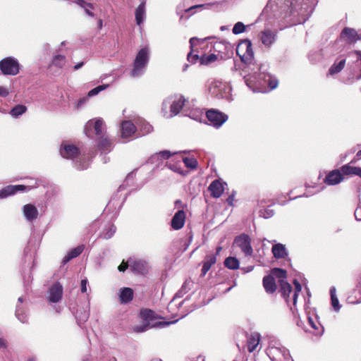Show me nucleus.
I'll return each instance as SVG.
<instances>
[{
    "mask_svg": "<svg viewBox=\"0 0 361 361\" xmlns=\"http://www.w3.org/2000/svg\"><path fill=\"white\" fill-rule=\"evenodd\" d=\"M0 70L6 75H16L20 71V64L17 59L8 56L0 61Z\"/></svg>",
    "mask_w": 361,
    "mask_h": 361,
    "instance_id": "nucleus-1",
    "label": "nucleus"
},
{
    "mask_svg": "<svg viewBox=\"0 0 361 361\" xmlns=\"http://www.w3.org/2000/svg\"><path fill=\"white\" fill-rule=\"evenodd\" d=\"M175 153H171L169 150H163L158 153V154L164 159H169Z\"/></svg>",
    "mask_w": 361,
    "mask_h": 361,
    "instance_id": "nucleus-45",
    "label": "nucleus"
},
{
    "mask_svg": "<svg viewBox=\"0 0 361 361\" xmlns=\"http://www.w3.org/2000/svg\"><path fill=\"white\" fill-rule=\"evenodd\" d=\"M87 279H82L80 283V290L82 293H85L87 291Z\"/></svg>",
    "mask_w": 361,
    "mask_h": 361,
    "instance_id": "nucleus-50",
    "label": "nucleus"
},
{
    "mask_svg": "<svg viewBox=\"0 0 361 361\" xmlns=\"http://www.w3.org/2000/svg\"><path fill=\"white\" fill-rule=\"evenodd\" d=\"M23 212L26 219L30 221L36 219L39 214L37 207L32 204H25L23 207Z\"/></svg>",
    "mask_w": 361,
    "mask_h": 361,
    "instance_id": "nucleus-17",
    "label": "nucleus"
},
{
    "mask_svg": "<svg viewBox=\"0 0 361 361\" xmlns=\"http://www.w3.org/2000/svg\"><path fill=\"white\" fill-rule=\"evenodd\" d=\"M129 264L130 270L136 274H144L146 270L145 262L140 259H129Z\"/></svg>",
    "mask_w": 361,
    "mask_h": 361,
    "instance_id": "nucleus-15",
    "label": "nucleus"
},
{
    "mask_svg": "<svg viewBox=\"0 0 361 361\" xmlns=\"http://www.w3.org/2000/svg\"><path fill=\"white\" fill-rule=\"evenodd\" d=\"M84 65L83 62H80L74 66V70H78Z\"/></svg>",
    "mask_w": 361,
    "mask_h": 361,
    "instance_id": "nucleus-57",
    "label": "nucleus"
},
{
    "mask_svg": "<svg viewBox=\"0 0 361 361\" xmlns=\"http://www.w3.org/2000/svg\"><path fill=\"white\" fill-rule=\"evenodd\" d=\"M331 305L335 310H338L340 308L338 300L336 295L335 288H332L330 290Z\"/></svg>",
    "mask_w": 361,
    "mask_h": 361,
    "instance_id": "nucleus-39",
    "label": "nucleus"
},
{
    "mask_svg": "<svg viewBox=\"0 0 361 361\" xmlns=\"http://www.w3.org/2000/svg\"><path fill=\"white\" fill-rule=\"evenodd\" d=\"M224 265L228 269L235 270L239 268V261L235 257H228L226 258Z\"/></svg>",
    "mask_w": 361,
    "mask_h": 361,
    "instance_id": "nucleus-33",
    "label": "nucleus"
},
{
    "mask_svg": "<svg viewBox=\"0 0 361 361\" xmlns=\"http://www.w3.org/2000/svg\"><path fill=\"white\" fill-rule=\"evenodd\" d=\"M105 89V87L103 86V85H99V86H97L94 88H93L92 90H91L89 92H88V94L87 96L88 97H92V96H94L96 94H97L100 91L103 90Z\"/></svg>",
    "mask_w": 361,
    "mask_h": 361,
    "instance_id": "nucleus-44",
    "label": "nucleus"
},
{
    "mask_svg": "<svg viewBox=\"0 0 361 361\" xmlns=\"http://www.w3.org/2000/svg\"><path fill=\"white\" fill-rule=\"evenodd\" d=\"M148 62V51L146 48L141 49L134 61L133 68L131 71L130 75L132 77L138 76L143 71Z\"/></svg>",
    "mask_w": 361,
    "mask_h": 361,
    "instance_id": "nucleus-3",
    "label": "nucleus"
},
{
    "mask_svg": "<svg viewBox=\"0 0 361 361\" xmlns=\"http://www.w3.org/2000/svg\"><path fill=\"white\" fill-rule=\"evenodd\" d=\"M341 37H346L348 42L350 43L354 42L359 39L357 32L354 29L350 27H345L342 30Z\"/></svg>",
    "mask_w": 361,
    "mask_h": 361,
    "instance_id": "nucleus-23",
    "label": "nucleus"
},
{
    "mask_svg": "<svg viewBox=\"0 0 361 361\" xmlns=\"http://www.w3.org/2000/svg\"><path fill=\"white\" fill-rule=\"evenodd\" d=\"M85 8V10L86 13H87L89 16H90V17H94V13H93L92 11H90L88 8Z\"/></svg>",
    "mask_w": 361,
    "mask_h": 361,
    "instance_id": "nucleus-61",
    "label": "nucleus"
},
{
    "mask_svg": "<svg viewBox=\"0 0 361 361\" xmlns=\"http://www.w3.org/2000/svg\"><path fill=\"white\" fill-rule=\"evenodd\" d=\"M155 326L154 324L152 326H149L147 324L143 323L142 325H137L133 327V331L136 333H142L145 332L147 329H149L150 327Z\"/></svg>",
    "mask_w": 361,
    "mask_h": 361,
    "instance_id": "nucleus-41",
    "label": "nucleus"
},
{
    "mask_svg": "<svg viewBox=\"0 0 361 361\" xmlns=\"http://www.w3.org/2000/svg\"><path fill=\"white\" fill-rule=\"evenodd\" d=\"M361 159V149L358 151L356 154V159L351 161L350 163H355L357 160Z\"/></svg>",
    "mask_w": 361,
    "mask_h": 361,
    "instance_id": "nucleus-55",
    "label": "nucleus"
},
{
    "mask_svg": "<svg viewBox=\"0 0 361 361\" xmlns=\"http://www.w3.org/2000/svg\"><path fill=\"white\" fill-rule=\"evenodd\" d=\"M76 3L80 5L81 7H85L84 4H85V1L84 0H75Z\"/></svg>",
    "mask_w": 361,
    "mask_h": 361,
    "instance_id": "nucleus-60",
    "label": "nucleus"
},
{
    "mask_svg": "<svg viewBox=\"0 0 361 361\" xmlns=\"http://www.w3.org/2000/svg\"><path fill=\"white\" fill-rule=\"evenodd\" d=\"M245 25L241 22H238L234 25L232 31H233V34L238 35V34L243 32L245 31Z\"/></svg>",
    "mask_w": 361,
    "mask_h": 361,
    "instance_id": "nucleus-40",
    "label": "nucleus"
},
{
    "mask_svg": "<svg viewBox=\"0 0 361 361\" xmlns=\"http://www.w3.org/2000/svg\"><path fill=\"white\" fill-rule=\"evenodd\" d=\"M308 322L310 324V325L314 329H318V326L316 324V322H314L313 321V319L311 318V317H308Z\"/></svg>",
    "mask_w": 361,
    "mask_h": 361,
    "instance_id": "nucleus-52",
    "label": "nucleus"
},
{
    "mask_svg": "<svg viewBox=\"0 0 361 361\" xmlns=\"http://www.w3.org/2000/svg\"><path fill=\"white\" fill-rule=\"evenodd\" d=\"M92 130L97 137L106 134V125L102 118H97L87 121L84 130L85 135L90 137Z\"/></svg>",
    "mask_w": 361,
    "mask_h": 361,
    "instance_id": "nucleus-2",
    "label": "nucleus"
},
{
    "mask_svg": "<svg viewBox=\"0 0 361 361\" xmlns=\"http://www.w3.org/2000/svg\"><path fill=\"white\" fill-rule=\"evenodd\" d=\"M185 99L180 96L178 99L173 101L171 106V112L173 115H177L183 108L185 103Z\"/></svg>",
    "mask_w": 361,
    "mask_h": 361,
    "instance_id": "nucleus-26",
    "label": "nucleus"
},
{
    "mask_svg": "<svg viewBox=\"0 0 361 361\" xmlns=\"http://www.w3.org/2000/svg\"><path fill=\"white\" fill-rule=\"evenodd\" d=\"M83 250L84 245H81L70 250V252L63 257L62 261L63 264H66L72 259H74L79 256L82 252Z\"/></svg>",
    "mask_w": 361,
    "mask_h": 361,
    "instance_id": "nucleus-24",
    "label": "nucleus"
},
{
    "mask_svg": "<svg viewBox=\"0 0 361 361\" xmlns=\"http://www.w3.org/2000/svg\"><path fill=\"white\" fill-rule=\"evenodd\" d=\"M26 189L27 186L24 185H10L6 186L0 190V199H4L10 195H15L19 191H25Z\"/></svg>",
    "mask_w": 361,
    "mask_h": 361,
    "instance_id": "nucleus-12",
    "label": "nucleus"
},
{
    "mask_svg": "<svg viewBox=\"0 0 361 361\" xmlns=\"http://www.w3.org/2000/svg\"><path fill=\"white\" fill-rule=\"evenodd\" d=\"M271 276L277 279H279V284H280L281 281H286V279L287 277V272L286 270L281 268H274L271 269Z\"/></svg>",
    "mask_w": 361,
    "mask_h": 361,
    "instance_id": "nucleus-32",
    "label": "nucleus"
},
{
    "mask_svg": "<svg viewBox=\"0 0 361 361\" xmlns=\"http://www.w3.org/2000/svg\"><path fill=\"white\" fill-rule=\"evenodd\" d=\"M214 4H216V3H210V4H206L195 5V6H192L185 9V12L188 13L190 11H192V9L197 8H201V7L209 6H212Z\"/></svg>",
    "mask_w": 361,
    "mask_h": 361,
    "instance_id": "nucleus-48",
    "label": "nucleus"
},
{
    "mask_svg": "<svg viewBox=\"0 0 361 361\" xmlns=\"http://www.w3.org/2000/svg\"><path fill=\"white\" fill-rule=\"evenodd\" d=\"M277 32L269 29L264 30L260 32V40L267 48H270L275 42Z\"/></svg>",
    "mask_w": 361,
    "mask_h": 361,
    "instance_id": "nucleus-10",
    "label": "nucleus"
},
{
    "mask_svg": "<svg viewBox=\"0 0 361 361\" xmlns=\"http://www.w3.org/2000/svg\"><path fill=\"white\" fill-rule=\"evenodd\" d=\"M271 252L276 259H284L288 256L286 247L281 243H277L272 246Z\"/></svg>",
    "mask_w": 361,
    "mask_h": 361,
    "instance_id": "nucleus-20",
    "label": "nucleus"
},
{
    "mask_svg": "<svg viewBox=\"0 0 361 361\" xmlns=\"http://www.w3.org/2000/svg\"><path fill=\"white\" fill-rule=\"evenodd\" d=\"M66 62V57L63 55H56L52 60V64L56 67L62 68Z\"/></svg>",
    "mask_w": 361,
    "mask_h": 361,
    "instance_id": "nucleus-37",
    "label": "nucleus"
},
{
    "mask_svg": "<svg viewBox=\"0 0 361 361\" xmlns=\"http://www.w3.org/2000/svg\"><path fill=\"white\" fill-rule=\"evenodd\" d=\"M27 110V107L25 105L23 104H18L16 105L11 110V115L14 117H18L23 114H24Z\"/></svg>",
    "mask_w": 361,
    "mask_h": 361,
    "instance_id": "nucleus-35",
    "label": "nucleus"
},
{
    "mask_svg": "<svg viewBox=\"0 0 361 361\" xmlns=\"http://www.w3.org/2000/svg\"><path fill=\"white\" fill-rule=\"evenodd\" d=\"M206 116L209 122L215 127H220L228 118L226 115L214 109L208 110Z\"/></svg>",
    "mask_w": 361,
    "mask_h": 361,
    "instance_id": "nucleus-6",
    "label": "nucleus"
},
{
    "mask_svg": "<svg viewBox=\"0 0 361 361\" xmlns=\"http://www.w3.org/2000/svg\"><path fill=\"white\" fill-rule=\"evenodd\" d=\"M293 283L295 285V292L293 294V304L295 305L298 294L302 290V286L299 281H298L296 279L294 280Z\"/></svg>",
    "mask_w": 361,
    "mask_h": 361,
    "instance_id": "nucleus-42",
    "label": "nucleus"
},
{
    "mask_svg": "<svg viewBox=\"0 0 361 361\" xmlns=\"http://www.w3.org/2000/svg\"><path fill=\"white\" fill-rule=\"evenodd\" d=\"M80 153L78 147L73 144L63 143L61 145L60 154L62 157L68 159L76 158Z\"/></svg>",
    "mask_w": 361,
    "mask_h": 361,
    "instance_id": "nucleus-7",
    "label": "nucleus"
},
{
    "mask_svg": "<svg viewBox=\"0 0 361 361\" xmlns=\"http://www.w3.org/2000/svg\"><path fill=\"white\" fill-rule=\"evenodd\" d=\"M259 206L261 209L259 211V216L264 218V219H269L274 216V209H271L269 206L268 207H265V205L264 204V201L261 200L259 202Z\"/></svg>",
    "mask_w": 361,
    "mask_h": 361,
    "instance_id": "nucleus-29",
    "label": "nucleus"
},
{
    "mask_svg": "<svg viewBox=\"0 0 361 361\" xmlns=\"http://www.w3.org/2000/svg\"><path fill=\"white\" fill-rule=\"evenodd\" d=\"M340 171L345 176H357L361 177V168L358 166H352L349 164H345L340 168Z\"/></svg>",
    "mask_w": 361,
    "mask_h": 361,
    "instance_id": "nucleus-19",
    "label": "nucleus"
},
{
    "mask_svg": "<svg viewBox=\"0 0 361 361\" xmlns=\"http://www.w3.org/2000/svg\"><path fill=\"white\" fill-rule=\"evenodd\" d=\"M84 6H85L84 8H91V9L94 8V6H93V5L91 3L85 2V4H84Z\"/></svg>",
    "mask_w": 361,
    "mask_h": 361,
    "instance_id": "nucleus-58",
    "label": "nucleus"
},
{
    "mask_svg": "<svg viewBox=\"0 0 361 361\" xmlns=\"http://www.w3.org/2000/svg\"><path fill=\"white\" fill-rule=\"evenodd\" d=\"M136 130V126L130 121H124L121 124V133L123 138L131 137Z\"/></svg>",
    "mask_w": 361,
    "mask_h": 361,
    "instance_id": "nucleus-13",
    "label": "nucleus"
},
{
    "mask_svg": "<svg viewBox=\"0 0 361 361\" xmlns=\"http://www.w3.org/2000/svg\"><path fill=\"white\" fill-rule=\"evenodd\" d=\"M6 348V342L4 339L0 338V348Z\"/></svg>",
    "mask_w": 361,
    "mask_h": 361,
    "instance_id": "nucleus-59",
    "label": "nucleus"
},
{
    "mask_svg": "<svg viewBox=\"0 0 361 361\" xmlns=\"http://www.w3.org/2000/svg\"><path fill=\"white\" fill-rule=\"evenodd\" d=\"M280 292L281 293V296L286 300V302H288V298L290 294L292 293L293 288L291 285L287 281H281L280 284Z\"/></svg>",
    "mask_w": 361,
    "mask_h": 361,
    "instance_id": "nucleus-28",
    "label": "nucleus"
},
{
    "mask_svg": "<svg viewBox=\"0 0 361 361\" xmlns=\"http://www.w3.org/2000/svg\"><path fill=\"white\" fill-rule=\"evenodd\" d=\"M63 286L59 282H56L49 288L48 300L50 302L56 303L59 302L63 296Z\"/></svg>",
    "mask_w": 361,
    "mask_h": 361,
    "instance_id": "nucleus-8",
    "label": "nucleus"
},
{
    "mask_svg": "<svg viewBox=\"0 0 361 361\" xmlns=\"http://www.w3.org/2000/svg\"><path fill=\"white\" fill-rule=\"evenodd\" d=\"M224 185H226L225 182H221L218 179L213 180L208 188L211 196L214 198L220 197L224 191Z\"/></svg>",
    "mask_w": 361,
    "mask_h": 361,
    "instance_id": "nucleus-11",
    "label": "nucleus"
},
{
    "mask_svg": "<svg viewBox=\"0 0 361 361\" xmlns=\"http://www.w3.org/2000/svg\"><path fill=\"white\" fill-rule=\"evenodd\" d=\"M85 101H86L85 98L80 99L78 102V107H80V106H82L85 102Z\"/></svg>",
    "mask_w": 361,
    "mask_h": 361,
    "instance_id": "nucleus-56",
    "label": "nucleus"
},
{
    "mask_svg": "<svg viewBox=\"0 0 361 361\" xmlns=\"http://www.w3.org/2000/svg\"><path fill=\"white\" fill-rule=\"evenodd\" d=\"M120 302L122 304L130 302L133 298V290L130 288H123L121 290L119 295Z\"/></svg>",
    "mask_w": 361,
    "mask_h": 361,
    "instance_id": "nucleus-22",
    "label": "nucleus"
},
{
    "mask_svg": "<svg viewBox=\"0 0 361 361\" xmlns=\"http://www.w3.org/2000/svg\"><path fill=\"white\" fill-rule=\"evenodd\" d=\"M221 247H218L216 248V254H219V252L221 251Z\"/></svg>",
    "mask_w": 361,
    "mask_h": 361,
    "instance_id": "nucleus-63",
    "label": "nucleus"
},
{
    "mask_svg": "<svg viewBox=\"0 0 361 361\" xmlns=\"http://www.w3.org/2000/svg\"><path fill=\"white\" fill-rule=\"evenodd\" d=\"M355 53L357 55V61H360L361 64V51H355ZM359 72V75L356 76L357 80H360L361 78V67Z\"/></svg>",
    "mask_w": 361,
    "mask_h": 361,
    "instance_id": "nucleus-49",
    "label": "nucleus"
},
{
    "mask_svg": "<svg viewBox=\"0 0 361 361\" xmlns=\"http://www.w3.org/2000/svg\"><path fill=\"white\" fill-rule=\"evenodd\" d=\"M344 178L340 169H334L329 172L324 179V183L328 185H335L343 180Z\"/></svg>",
    "mask_w": 361,
    "mask_h": 361,
    "instance_id": "nucleus-9",
    "label": "nucleus"
},
{
    "mask_svg": "<svg viewBox=\"0 0 361 361\" xmlns=\"http://www.w3.org/2000/svg\"><path fill=\"white\" fill-rule=\"evenodd\" d=\"M183 162L185 165V166L192 170H195L198 166V162L196 159L191 157H184L183 159Z\"/></svg>",
    "mask_w": 361,
    "mask_h": 361,
    "instance_id": "nucleus-36",
    "label": "nucleus"
},
{
    "mask_svg": "<svg viewBox=\"0 0 361 361\" xmlns=\"http://www.w3.org/2000/svg\"><path fill=\"white\" fill-rule=\"evenodd\" d=\"M140 317L142 323L147 324L151 326V322L154 319V313L149 309H145L140 311Z\"/></svg>",
    "mask_w": 361,
    "mask_h": 361,
    "instance_id": "nucleus-27",
    "label": "nucleus"
},
{
    "mask_svg": "<svg viewBox=\"0 0 361 361\" xmlns=\"http://www.w3.org/2000/svg\"><path fill=\"white\" fill-rule=\"evenodd\" d=\"M167 166L172 170L173 171L180 173L181 175H185L183 168L181 166V162L178 161L176 163H170L167 164Z\"/></svg>",
    "mask_w": 361,
    "mask_h": 361,
    "instance_id": "nucleus-38",
    "label": "nucleus"
},
{
    "mask_svg": "<svg viewBox=\"0 0 361 361\" xmlns=\"http://www.w3.org/2000/svg\"><path fill=\"white\" fill-rule=\"evenodd\" d=\"M188 61L192 63H196L197 62H200V56L198 54H193L190 51L187 56Z\"/></svg>",
    "mask_w": 361,
    "mask_h": 361,
    "instance_id": "nucleus-43",
    "label": "nucleus"
},
{
    "mask_svg": "<svg viewBox=\"0 0 361 361\" xmlns=\"http://www.w3.org/2000/svg\"><path fill=\"white\" fill-rule=\"evenodd\" d=\"M9 94V91L7 88L0 86V97H5Z\"/></svg>",
    "mask_w": 361,
    "mask_h": 361,
    "instance_id": "nucleus-51",
    "label": "nucleus"
},
{
    "mask_svg": "<svg viewBox=\"0 0 361 361\" xmlns=\"http://www.w3.org/2000/svg\"><path fill=\"white\" fill-rule=\"evenodd\" d=\"M216 256L214 254H210L206 256L202 268L201 276H204L212 266L216 264Z\"/></svg>",
    "mask_w": 361,
    "mask_h": 361,
    "instance_id": "nucleus-18",
    "label": "nucleus"
},
{
    "mask_svg": "<svg viewBox=\"0 0 361 361\" xmlns=\"http://www.w3.org/2000/svg\"><path fill=\"white\" fill-rule=\"evenodd\" d=\"M116 231V227L114 226H111V227L110 228V231L111 232L110 235H108V238H111V236L112 235V234L115 232Z\"/></svg>",
    "mask_w": 361,
    "mask_h": 361,
    "instance_id": "nucleus-62",
    "label": "nucleus"
},
{
    "mask_svg": "<svg viewBox=\"0 0 361 361\" xmlns=\"http://www.w3.org/2000/svg\"><path fill=\"white\" fill-rule=\"evenodd\" d=\"M355 217L357 220L358 221H361V209H357L355 211Z\"/></svg>",
    "mask_w": 361,
    "mask_h": 361,
    "instance_id": "nucleus-53",
    "label": "nucleus"
},
{
    "mask_svg": "<svg viewBox=\"0 0 361 361\" xmlns=\"http://www.w3.org/2000/svg\"><path fill=\"white\" fill-rule=\"evenodd\" d=\"M262 284L265 291L269 294H272L276 290L277 286L275 279L270 274L263 278Z\"/></svg>",
    "mask_w": 361,
    "mask_h": 361,
    "instance_id": "nucleus-16",
    "label": "nucleus"
},
{
    "mask_svg": "<svg viewBox=\"0 0 361 361\" xmlns=\"http://www.w3.org/2000/svg\"><path fill=\"white\" fill-rule=\"evenodd\" d=\"M152 130L153 127L149 123H144L141 129V130L142 131V135L149 133L150 132L152 131Z\"/></svg>",
    "mask_w": 361,
    "mask_h": 361,
    "instance_id": "nucleus-46",
    "label": "nucleus"
},
{
    "mask_svg": "<svg viewBox=\"0 0 361 361\" xmlns=\"http://www.w3.org/2000/svg\"><path fill=\"white\" fill-rule=\"evenodd\" d=\"M234 243L240 248L241 251L246 256H252L253 249L251 246L250 238L246 234H242L236 236L234 240Z\"/></svg>",
    "mask_w": 361,
    "mask_h": 361,
    "instance_id": "nucleus-5",
    "label": "nucleus"
},
{
    "mask_svg": "<svg viewBox=\"0 0 361 361\" xmlns=\"http://www.w3.org/2000/svg\"><path fill=\"white\" fill-rule=\"evenodd\" d=\"M112 141L104 134L97 137V147L102 151H110Z\"/></svg>",
    "mask_w": 361,
    "mask_h": 361,
    "instance_id": "nucleus-21",
    "label": "nucleus"
},
{
    "mask_svg": "<svg viewBox=\"0 0 361 361\" xmlns=\"http://www.w3.org/2000/svg\"><path fill=\"white\" fill-rule=\"evenodd\" d=\"M216 59V55L214 54H210L209 55L202 54L200 59V63L201 65H208L212 62H214Z\"/></svg>",
    "mask_w": 361,
    "mask_h": 361,
    "instance_id": "nucleus-34",
    "label": "nucleus"
},
{
    "mask_svg": "<svg viewBox=\"0 0 361 361\" xmlns=\"http://www.w3.org/2000/svg\"><path fill=\"white\" fill-rule=\"evenodd\" d=\"M345 62L346 60L345 59H342L341 60L337 59L329 68V74L333 75L340 73L344 68Z\"/></svg>",
    "mask_w": 361,
    "mask_h": 361,
    "instance_id": "nucleus-25",
    "label": "nucleus"
},
{
    "mask_svg": "<svg viewBox=\"0 0 361 361\" xmlns=\"http://www.w3.org/2000/svg\"><path fill=\"white\" fill-rule=\"evenodd\" d=\"M259 335L257 334H252L247 341V349L250 353H252L256 350V348L259 343Z\"/></svg>",
    "mask_w": 361,
    "mask_h": 361,
    "instance_id": "nucleus-30",
    "label": "nucleus"
},
{
    "mask_svg": "<svg viewBox=\"0 0 361 361\" xmlns=\"http://www.w3.org/2000/svg\"><path fill=\"white\" fill-rule=\"evenodd\" d=\"M87 168V166H82V167H78L79 169H81V170H83V169H85Z\"/></svg>",
    "mask_w": 361,
    "mask_h": 361,
    "instance_id": "nucleus-64",
    "label": "nucleus"
},
{
    "mask_svg": "<svg viewBox=\"0 0 361 361\" xmlns=\"http://www.w3.org/2000/svg\"><path fill=\"white\" fill-rule=\"evenodd\" d=\"M237 54L243 61H248L254 56L252 42L250 39L242 40L236 48Z\"/></svg>",
    "mask_w": 361,
    "mask_h": 361,
    "instance_id": "nucleus-4",
    "label": "nucleus"
},
{
    "mask_svg": "<svg viewBox=\"0 0 361 361\" xmlns=\"http://www.w3.org/2000/svg\"><path fill=\"white\" fill-rule=\"evenodd\" d=\"M226 202L228 205L233 206V202H234V195H229V197L226 200Z\"/></svg>",
    "mask_w": 361,
    "mask_h": 361,
    "instance_id": "nucleus-54",
    "label": "nucleus"
},
{
    "mask_svg": "<svg viewBox=\"0 0 361 361\" xmlns=\"http://www.w3.org/2000/svg\"><path fill=\"white\" fill-rule=\"evenodd\" d=\"M145 13V2H142L135 10V20L137 25H140Z\"/></svg>",
    "mask_w": 361,
    "mask_h": 361,
    "instance_id": "nucleus-31",
    "label": "nucleus"
},
{
    "mask_svg": "<svg viewBox=\"0 0 361 361\" xmlns=\"http://www.w3.org/2000/svg\"><path fill=\"white\" fill-rule=\"evenodd\" d=\"M128 267H130L129 259L127 262L123 260L121 264L118 267L119 271L124 272Z\"/></svg>",
    "mask_w": 361,
    "mask_h": 361,
    "instance_id": "nucleus-47",
    "label": "nucleus"
},
{
    "mask_svg": "<svg viewBox=\"0 0 361 361\" xmlns=\"http://www.w3.org/2000/svg\"><path fill=\"white\" fill-rule=\"evenodd\" d=\"M185 221V213L183 210H178L173 216L171 226L174 230L182 228Z\"/></svg>",
    "mask_w": 361,
    "mask_h": 361,
    "instance_id": "nucleus-14",
    "label": "nucleus"
}]
</instances>
